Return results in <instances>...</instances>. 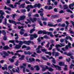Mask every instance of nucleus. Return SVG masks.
<instances>
[{
	"mask_svg": "<svg viewBox=\"0 0 74 74\" xmlns=\"http://www.w3.org/2000/svg\"><path fill=\"white\" fill-rule=\"evenodd\" d=\"M35 67L36 68V70L37 71H39V70H40V68H39L38 66L36 65L35 66Z\"/></svg>",
	"mask_w": 74,
	"mask_h": 74,
	"instance_id": "nucleus-29",
	"label": "nucleus"
},
{
	"mask_svg": "<svg viewBox=\"0 0 74 74\" xmlns=\"http://www.w3.org/2000/svg\"><path fill=\"white\" fill-rule=\"evenodd\" d=\"M60 14H62V13H64V11L62 10H61L59 12Z\"/></svg>",
	"mask_w": 74,
	"mask_h": 74,
	"instance_id": "nucleus-54",
	"label": "nucleus"
},
{
	"mask_svg": "<svg viewBox=\"0 0 74 74\" xmlns=\"http://www.w3.org/2000/svg\"><path fill=\"white\" fill-rule=\"evenodd\" d=\"M74 3L71 4L70 5H69V7L70 8H71V7H74Z\"/></svg>",
	"mask_w": 74,
	"mask_h": 74,
	"instance_id": "nucleus-26",
	"label": "nucleus"
},
{
	"mask_svg": "<svg viewBox=\"0 0 74 74\" xmlns=\"http://www.w3.org/2000/svg\"><path fill=\"white\" fill-rule=\"evenodd\" d=\"M42 47L41 46L39 45L38 46V48H36V50L37 51H39L40 50V48H42Z\"/></svg>",
	"mask_w": 74,
	"mask_h": 74,
	"instance_id": "nucleus-27",
	"label": "nucleus"
},
{
	"mask_svg": "<svg viewBox=\"0 0 74 74\" xmlns=\"http://www.w3.org/2000/svg\"><path fill=\"white\" fill-rule=\"evenodd\" d=\"M9 61H10V62H14V59L10 58L9 59Z\"/></svg>",
	"mask_w": 74,
	"mask_h": 74,
	"instance_id": "nucleus-40",
	"label": "nucleus"
},
{
	"mask_svg": "<svg viewBox=\"0 0 74 74\" xmlns=\"http://www.w3.org/2000/svg\"><path fill=\"white\" fill-rule=\"evenodd\" d=\"M33 53V52H30V51H24V53L25 55H32V53Z\"/></svg>",
	"mask_w": 74,
	"mask_h": 74,
	"instance_id": "nucleus-11",
	"label": "nucleus"
},
{
	"mask_svg": "<svg viewBox=\"0 0 74 74\" xmlns=\"http://www.w3.org/2000/svg\"><path fill=\"white\" fill-rule=\"evenodd\" d=\"M64 54L68 56H72V55H74V53L71 52H69L67 53V52H64Z\"/></svg>",
	"mask_w": 74,
	"mask_h": 74,
	"instance_id": "nucleus-5",
	"label": "nucleus"
},
{
	"mask_svg": "<svg viewBox=\"0 0 74 74\" xmlns=\"http://www.w3.org/2000/svg\"><path fill=\"white\" fill-rule=\"evenodd\" d=\"M29 19L32 22H33V23H34V22H36V21H37V18H34L33 19L32 18H29Z\"/></svg>",
	"mask_w": 74,
	"mask_h": 74,
	"instance_id": "nucleus-14",
	"label": "nucleus"
},
{
	"mask_svg": "<svg viewBox=\"0 0 74 74\" xmlns=\"http://www.w3.org/2000/svg\"><path fill=\"white\" fill-rule=\"evenodd\" d=\"M25 4H21V6L23 8H25Z\"/></svg>",
	"mask_w": 74,
	"mask_h": 74,
	"instance_id": "nucleus-51",
	"label": "nucleus"
},
{
	"mask_svg": "<svg viewBox=\"0 0 74 74\" xmlns=\"http://www.w3.org/2000/svg\"><path fill=\"white\" fill-rule=\"evenodd\" d=\"M71 43L69 42L68 43L67 45H66L65 47V49H66L67 50L69 49V48H71L72 47L71 46Z\"/></svg>",
	"mask_w": 74,
	"mask_h": 74,
	"instance_id": "nucleus-6",
	"label": "nucleus"
},
{
	"mask_svg": "<svg viewBox=\"0 0 74 74\" xmlns=\"http://www.w3.org/2000/svg\"><path fill=\"white\" fill-rule=\"evenodd\" d=\"M16 4H18V5H20V4H21V3H18V2L15 3L14 4V7H16V6H17V5Z\"/></svg>",
	"mask_w": 74,
	"mask_h": 74,
	"instance_id": "nucleus-32",
	"label": "nucleus"
},
{
	"mask_svg": "<svg viewBox=\"0 0 74 74\" xmlns=\"http://www.w3.org/2000/svg\"><path fill=\"white\" fill-rule=\"evenodd\" d=\"M2 33L3 34V35H4L3 38V39L4 41H6L7 40V37H6V36H5V35L6 34V32L4 30H2Z\"/></svg>",
	"mask_w": 74,
	"mask_h": 74,
	"instance_id": "nucleus-7",
	"label": "nucleus"
},
{
	"mask_svg": "<svg viewBox=\"0 0 74 74\" xmlns=\"http://www.w3.org/2000/svg\"><path fill=\"white\" fill-rule=\"evenodd\" d=\"M20 68L21 69H23V72L24 73H25V69H26V68L24 67L23 66H20Z\"/></svg>",
	"mask_w": 74,
	"mask_h": 74,
	"instance_id": "nucleus-19",
	"label": "nucleus"
},
{
	"mask_svg": "<svg viewBox=\"0 0 74 74\" xmlns=\"http://www.w3.org/2000/svg\"><path fill=\"white\" fill-rule=\"evenodd\" d=\"M41 50L42 52H46V51H47V50L45 49H42Z\"/></svg>",
	"mask_w": 74,
	"mask_h": 74,
	"instance_id": "nucleus-45",
	"label": "nucleus"
},
{
	"mask_svg": "<svg viewBox=\"0 0 74 74\" xmlns=\"http://www.w3.org/2000/svg\"><path fill=\"white\" fill-rule=\"evenodd\" d=\"M21 47V45H17L15 46V48H16V49H20V48Z\"/></svg>",
	"mask_w": 74,
	"mask_h": 74,
	"instance_id": "nucleus-22",
	"label": "nucleus"
},
{
	"mask_svg": "<svg viewBox=\"0 0 74 74\" xmlns=\"http://www.w3.org/2000/svg\"><path fill=\"white\" fill-rule=\"evenodd\" d=\"M40 6H41V4H40V3H38L37 6L38 8H40Z\"/></svg>",
	"mask_w": 74,
	"mask_h": 74,
	"instance_id": "nucleus-62",
	"label": "nucleus"
},
{
	"mask_svg": "<svg viewBox=\"0 0 74 74\" xmlns=\"http://www.w3.org/2000/svg\"><path fill=\"white\" fill-rule=\"evenodd\" d=\"M15 16H17V15L16 14H12V18H15Z\"/></svg>",
	"mask_w": 74,
	"mask_h": 74,
	"instance_id": "nucleus-41",
	"label": "nucleus"
},
{
	"mask_svg": "<svg viewBox=\"0 0 74 74\" xmlns=\"http://www.w3.org/2000/svg\"><path fill=\"white\" fill-rule=\"evenodd\" d=\"M66 11L67 12H70L71 14H73V12L70 10L69 9H68L67 10H66Z\"/></svg>",
	"mask_w": 74,
	"mask_h": 74,
	"instance_id": "nucleus-35",
	"label": "nucleus"
},
{
	"mask_svg": "<svg viewBox=\"0 0 74 74\" xmlns=\"http://www.w3.org/2000/svg\"><path fill=\"white\" fill-rule=\"evenodd\" d=\"M33 53L34 54H32L31 55V56H32V57L35 58L36 56H35V55H36V56H37V55H38V54L36 53L35 52H34V53L33 52Z\"/></svg>",
	"mask_w": 74,
	"mask_h": 74,
	"instance_id": "nucleus-20",
	"label": "nucleus"
},
{
	"mask_svg": "<svg viewBox=\"0 0 74 74\" xmlns=\"http://www.w3.org/2000/svg\"><path fill=\"white\" fill-rule=\"evenodd\" d=\"M45 53L46 54H49L50 56H51V53L50 52H46Z\"/></svg>",
	"mask_w": 74,
	"mask_h": 74,
	"instance_id": "nucleus-34",
	"label": "nucleus"
},
{
	"mask_svg": "<svg viewBox=\"0 0 74 74\" xmlns=\"http://www.w3.org/2000/svg\"><path fill=\"white\" fill-rule=\"evenodd\" d=\"M48 26H49L50 27H53V25L51 24H48Z\"/></svg>",
	"mask_w": 74,
	"mask_h": 74,
	"instance_id": "nucleus-50",
	"label": "nucleus"
},
{
	"mask_svg": "<svg viewBox=\"0 0 74 74\" xmlns=\"http://www.w3.org/2000/svg\"><path fill=\"white\" fill-rule=\"evenodd\" d=\"M30 42H31L30 40H28L27 41H24L23 42V44H26V45H30L29 43Z\"/></svg>",
	"mask_w": 74,
	"mask_h": 74,
	"instance_id": "nucleus-13",
	"label": "nucleus"
},
{
	"mask_svg": "<svg viewBox=\"0 0 74 74\" xmlns=\"http://www.w3.org/2000/svg\"><path fill=\"white\" fill-rule=\"evenodd\" d=\"M3 54L5 56H3V58H6V56H9V54L7 53L5 51H3Z\"/></svg>",
	"mask_w": 74,
	"mask_h": 74,
	"instance_id": "nucleus-9",
	"label": "nucleus"
},
{
	"mask_svg": "<svg viewBox=\"0 0 74 74\" xmlns=\"http://www.w3.org/2000/svg\"><path fill=\"white\" fill-rule=\"evenodd\" d=\"M63 7L64 8V10H66L68 9V6L67 5H63Z\"/></svg>",
	"mask_w": 74,
	"mask_h": 74,
	"instance_id": "nucleus-25",
	"label": "nucleus"
},
{
	"mask_svg": "<svg viewBox=\"0 0 74 74\" xmlns=\"http://www.w3.org/2000/svg\"><path fill=\"white\" fill-rule=\"evenodd\" d=\"M52 7L51 6H50L48 8V10H52Z\"/></svg>",
	"mask_w": 74,
	"mask_h": 74,
	"instance_id": "nucleus-56",
	"label": "nucleus"
},
{
	"mask_svg": "<svg viewBox=\"0 0 74 74\" xmlns=\"http://www.w3.org/2000/svg\"><path fill=\"white\" fill-rule=\"evenodd\" d=\"M29 62L31 63V62H34V61H35V59L33 58H29Z\"/></svg>",
	"mask_w": 74,
	"mask_h": 74,
	"instance_id": "nucleus-17",
	"label": "nucleus"
},
{
	"mask_svg": "<svg viewBox=\"0 0 74 74\" xmlns=\"http://www.w3.org/2000/svg\"><path fill=\"white\" fill-rule=\"evenodd\" d=\"M10 69H12V66L11 65H9L8 67V69H9V70L10 71H11V70Z\"/></svg>",
	"mask_w": 74,
	"mask_h": 74,
	"instance_id": "nucleus-33",
	"label": "nucleus"
},
{
	"mask_svg": "<svg viewBox=\"0 0 74 74\" xmlns=\"http://www.w3.org/2000/svg\"><path fill=\"white\" fill-rule=\"evenodd\" d=\"M38 22L40 26H43V25H42L41 21H40L39 20H38Z\"/></svg>",
	"mask_w": 74,
	"mask_h": 74,
	"instance_id": "nucleus-30",
	"label": "nucleus"
},
{
	"mask_svg": "<svg viewBox=\"0 0 74 74\" xmlns=\"http://www.w3.org/2000/svg\"><path fill=\"white\" fill-rule=\"evenodd\" d=\"M52 34V32H46V34H47V35H49L50 36V37H54V35H53Z\"/></svg>",
	"mask_w": 74,
	"mask_h": 74,
	"instance_id": "nucleus-12",
	"label": "nucleus"
},
{
	"mask_svg": "<svg viewBox=\"0 0 74 74\" xmlns=\"http://www.w3.org/2000/svg\"><path fill=\"white\" fill-rule=\"evenodd\" d=\"M69 74H74V72H73L72 73H71V71H70L69 72Z\"/></svg>",
	"mask_w": 74,
	"mask_h": 74,
	"instance_id": "nucleus-64",
	"label": "nucleus"
},
{
	"mask_svg": "<svg viewBox=\"0 0 74 74\" xmlns=\"http://www.w3.org/2000/svg\"><path fill=\"white\" fill-rule=\"evenodd\" d=\"M36 52L37 53H41V51H40V50H37L36 51Z\"/></svg>",
	"mask_w": 74,
	"mask_h": 74,
	"instance_id": "nucleus-58",
	"label": "nucleus"
},
{
	"mask_svg": "<svg viewBox=\"0 0 74 74\" xmlns=\"http://www.w3.org/2000/svg\"><path fill=\"white\" fill-rule=\"evenodd\" d=\"M59 64L60 66H64V63L62 62H60Z\"/></svg>",
	"mask_w": 74,
	"mask_h": 74,
	"instance_id": "nucleus-18",
	"label": "nucleus"
},
{
	"mask_svg": "<svg viewBox=\"0 0 74 74\" xmlns=\"http://www.w3.org/2000/svg\"><path fill=\"white\" fill-rule=\"evenodd\" d=\"M18 63H19V61H18V60H17L15 64L16 66H18L19 65Z\"/></svg>",
	"mask_w": 74,
	"mask_h": 74,
	"instance_id": "nucleus-37",
	"label": "nucleus"
},
{
	"mask_svg": "<svg viewBox=\"0 0 74 74\" xmlns=\"http://www.w3.org/2000/svg\"><path fill=\"white\" fill-rule=\"evenodd\" d=\"M7 18H5L4 22H3V25H7Z\"/></svg>",
	"mask_w": 74,
	"mask_h": 74,
	"instance_id": "nucleus-24",
	"label": "nucleus"
},
{
	"mask_svg": "<svg viewBox=\"0 0 74 74\" xmlns=\"http://www.w3.org/2000/svg\"><path fill=\"white\" fill-rule=\"evenodd\" d=\"M36 30L35 29H31L29 31V33L30 34H32V33H33V32H34Z\"/></svg>",
	"mask_w": 74,
	"mask_h": 74,
	"instance_id": "nucleus-21",
	"label": "nucleus"
},
{
	"mask_svg": "<svg viewBox=\"0 0 74 74\" xmlns=\"http://www.w3.org/2000/svg\"><path fill=\"white\" fill-rule=\"evenodd\" d=\"M74 64H71V65L69 67V68L71 69H73V67H74Z\"/></svg>",
	"mask_w": 74,
	"mask_h": 74,
	"instance_id": "nucleus-36",
	"label": "nucleus"
},
{
	"mask_svg": "<svg viewBox=\"0 0 74 74\" xmlns=\"http://www.w3.org/2000/svg\"><path fill=\"white\" fill-rule=\"evenodd\" d=\"M29 36H31L30 37V40H33L34 38H36L37 37H38V35H37L36 34H29Z\"/></svg>",
	"mask_w": 74,
	"mask_h": 74,
	"instance_id": "nucleus-2",
	"label": "nucleus"
},
{
	"mask_svg": "<svg viewBox=\"0 0 74 74\" xmlns=\"http://www.w3.org/2000/svg\"><path fill=\"white\" fill-rule=\"evenodd\" d=\"M53 69L51 68L49 69V71H51V72H52V71H53Z\"/></svg>",
	"mask_w": 74,
	"mask_h": 74,
	"instance_id": "nucleus-43",
	"label": "nucleus"
},
{
	"mask_svg": "<svg viewBox=\"0 0 74 74\" xmlns=\"http://www.w3.org/2000/svg\"><path fill=\"white\" fill-rule=\"evenodd\" d=\"M54 11L55 12H58V9L56 8H55L54 9Z\"/></svg>",
	"mask_w": 74,
	"mask_h": 74,
	"instance_id": "nucleus-48",
	"label": "nucleus"
},
{
	"mask_svg": "<svg viewBox=\"0 0 74 74\" xmlns=\"http://www.w3.org/2000/svg\"><path fill=\"white\" fill-rule=\"evenodd\" d=\"M38 7V4L36 3L33 6V8H36V7Z\"/></svg>",
	"mask_w": 74,
	"mask_h": 74,
	"instance_id": "nucleus-53",
	"label": "nucleus"
},
{
	"mask_svg": "<svg viewBox=\"0 0 74 74\" xmlns=\"http://www.w3.org/2000/svg\"><path fill=\"white\" fill-rule=\"evenodd\" d=\"M62 21V18H60V19L57 20V22H60Z\"/></svg>",
	"mask_w": 74,
	"mask_h": 74,
	"instance_id": "nucleus-59",
	"label": "nucleus"
},
{
	"mask_svg": "<svg viewBox=\"0 0 74 74\" xmlns=\"http://www.w3.org/2000/svg\"><path fill=\"white\" fill-rule=\"evenodd\" d=\"M42 58L43 60H47V58H46L44 56H42Z\"/></svg>",
	"mask_w": 74,
	"mask_h": 74,
	"instance_id": "nucleus-57",
	"label": "nucleus"
},
{
	"mask_svg": "<svg viewBox=\"0 0 74 74\" xmlns=\"http://www.w3.org/2000/svg\"><path fill=\"white\" fill-rule=\"evenodd\" d=\"M43 74H52V73H50L49 71H47V72H45Z\"/></svg>",
	"mask_w": 74,
	"mask_h": 74,
	"instance_id": "nucleus-52",
	"label": "nucleus"
},
{
	"mask_svg": "<svg viewBox=\"0 0 74 74\" xmlns=\"http://www.w3.org/2000/svg\"><path fill=\"white\" fill-rule=\"evenodd\" d=\"M51 61L54 64H56V61L55 60V58H53V60H51Z\"/></svg>",
	"mask_w": 74,
	"mask_h": 74,
	"instance_id": "nucleus-42",
	"label": "nucleus"
},
{
	"mask_svg": "<svg viewBox=\"0 0 74 74\" xmlns=\"http://www.w3.org/2000/svg\"><path fill=\"white\" fill-rule=\"evenodd\" d=\"M59 54L58 52H56L55 55V57H56V56H59Z\"/></svg>",
	"mask_w": 74,
	"mask_h": 74,
	"instance_id": "nucleus-38",
	"label": "nucleus"
},
{
	"mask_svg": "<svg viewBox=\"0 0 74 74\" xmlns=\"http://www.w3.org/2000/svg\"><path fill=\"white\" fill-rule=\"evenodd\" d=\"M38 34H42V33H43V34H46L47 33V32L45 31L44 30H40L38 32Z\"/></svg>",
	"mask_w": 74,
	"mask_h": 74,
	"instance_id": "nucleus-10",
	"label": "nucleus"
},
{
	"mask_svg": "<svg viewBox=\"0 0 74 74\" xmlns=\"http://www.w3.org/2000/svg\"><path fill=\"white\" fill-rule=\"evenodd\" d=\"M19 43L18 44L19 45H22V44H23V41H19Z\"/></svg>",
	"mask_w": 74,
	"mask_h": 74,
	"instance_id": "nucleus-44",
	"label": "nucleus"
},
{
	"mask_svg": "<svg viewBox=\"0 0 74 74\" xmlns=\"http://www.w3.org/2000/svg\"><path fill=\"white\" fill-rule=\"evenodd\" d=\"M21 11L22 13H23L24 12H25L26 10L25 9H22L21 10Z\"/></svg>",
	"mask_w": 74,
	"mask_h": 74,
	"instance_id": "nucleus-39",
	"label": "nucleus"
},
{
	"mask_svg": "<svg viewBox=\"0 0 74 74\" xmlns=\"http://www.w3.org/2000/svg\"><path fill=\"white\" fill-rule=\"evenodd\" d=\"M29 7H30V8H33V6L32 5H28L27 7H26V8L27 9V11L28 12H29V11H30V8H29Z\"/></svg>",
	"mask_w": 74,
	"mask_h": 74,
	"instance_id": "nucleus-8",
	"label": "nucleus"
},
{
	"mask_svg": "<svg viewBox=\"0 0 74 74\" xmlns=\"http://www.w3.org/2000/svg\"><path fill=\"white\" fill-rule=\"evenodd\" d=\"M60 45L61 47H64L65 46V44L64 43H60Z\"/></svg>",
	"mask_w": 74,
	"mask_h": 74,
	"instance_id": "nucleus-46",
	"label": "nucleus"
},
{
	"mask_svg": "<svg viewBox=\"0 0 74 74\" xmlns=\"http://www.w3.org/2000/svg\"><path fill=\"white\" fill-rule=\"evenodd\" d=\"M38 12V14H40V16H41V19L42 21H48V19L47 18H44V17L43 16L44 13H43V11L39 10Z\"/></svg>",
	"mask_w": 74,
	"mask_h": 74,
	"instance_id": "nucleus-1",
	"label": "nucleus"
},
{
	"mask_svg": "<svg viewBox=\"0 0 74 74\" xmlns=\"http://www.w3.org/2000/svg\"><path fill=\"white\" fill-rule=\"evenodd\" d=\"M9 42H10V43H12L14 45H15V41L14 40H10Z\"/></svg>",
	"mask_w": 74,
	"mask_h": 74,
	"instance_id": "nucleus-23",
	"label": "nucleus"
},
{
	"mask_svg": "<svg viewBox=\"0 0 74 74\" xmlns=\"http://www.w3.org/2000/svg\"><path fill=\"white\" fill-rule=\"evenodd\" d=\"M52 65H53V66L50 65V66L51 67H53V68L55 67V68H56V69H58V70H60V71L61 70V68L59 67V66H58L55 65V64H52ZM53 66L54 67H53Z\"/></svg>",
	"mask_w": 74,
	"mask_h": 74,
	"instance_id": "nucleus-3",
	"label": "nucleus"
},
{
	"mask_svg": "<svg viewBox=\"0 0 74 74\" xmlns=\"http://www.w3.org/2000/svg\"><path fill=\"white\" fill-rule=\"evenodd\" d=\"M23 52V50H18L16 51V52L17 53H18V52Z\"/></svg>",
	"mask_w": 74,
	"mask_h": 74,
	"instance_id": "nucleus-47",
	"label": "nucleus"
},
{
	"mask_svg": "<svg viewBox=\"0 0 74 74\" xmlns=\"http://www.w3.org/2000/svg\"><path fill=\"white\" fill-rule=\"evenodd\" d=\"M9 23H13V24H14L15 25H16V22L13 20H9Z\"/></svg>",
	"mask_w": 74,
	"mask_h": 74,
	"instance_id": "nucleus-15",
	"label": "nucleus"
},
{
	"mask_svg": "<svg viewBox=\"0 0 74 74\" xmlns=\"http://www.w3.org/2000/svg\"><path fill=\"white\" fill-rule=\"evenodd\" d=\"M69 32H70V33L71 34H74V32L73 31H71V30H69Z\"/></svg>",
	"mask_w": 74,
	"mask_h": 74,
	"instance_id": "nucleus-60",
	"label": "nucleus"
},
{
	"mask_svg": "<svg viewBox=\"0 0 74 74\" xmlns=\"http://www.w3.org/2000/svg\"><path fill=\"white\" fill-rule=\"evenodd\" d=\"M60 42H64V39H61L60 40Z\"/></svg>",
	"mask_w": 74,
	"mask_h": 74,
	"instance_id": "nucleus-63",
	"label": "nucleus"
},
{
	"mask_svg": "<svg viewBox=\"0 0 74 74\" xmlns=\"http://www.w3.org/2000/svg\"><path fill=\"white\" fill-rule=\"evenodd\" d=\"M25 18H26V17L25 15L22 16H21V17H20V18H21L22 21H23V20H24Z\"/></svg>",
	"mask_w": 74,
	"mask_h": 74,
	"instance_id": "nucleus-28",
	"label": "nucleus"
},
{
	"mask_svg": "<svg viewBox=\"0 0 74 74\" xmlns=\"http://www.w3.org/2000/svg\"><path fill=\"white\" fill-rule=\"evenodd\" d=\"M50 43L51 44H54V40H51L50 41Z\"/></svg>",
	"mask_w": 74,
	"mask_h": 74,
	"instance_id": "nucleus-55",
	"label": "nucleus"
},
{
	"mask_svg": "<svg viewBox=\"0 0 74 74\" xmlns=\"http://www.w3.org/2000/svg\"><path fill=\"white\" fill-rule=\"evenodd\" d=\"M0 14L1 15V16H0V18H1L2 19H3L4 18V16H3L4 14H5V13L3 12L2 10H0Z\"/></svg>",
	"mask_w": 74,
	"mask_h": 74,
	"instance_id": "nucleus-4",
	"label": "nucleus"
},
{
	"mask_svg": "<svg viewBox=\"0 0 74 74\" xmlns=\"http://www.w3.org/2000/svg\"><path fill=\"white\" fill-rule=\"evenodd\" d=\"M55 47H56V48H58L59 47H61V48L62 47L60 46V45L59 44L56 45L55 46Z\"/></svg>",
	"mask_w": 74,
	"mask_h": 74,
	"instance_id": "nucleus-31",
	"label": "nucleus"
},
{
	"mask_svg": "<svg viewBox=\"0 0 74 74\" xmlns=\"http://www.w3.org/2000/svg\"><path fill=\"white\" fill-rule=\"evenodd\" d=\"M3 49L4 50H7L10 49V48L8 45H6L3 47Z\"/></svg>",
	"mask_w": 74,
	"mask_h": 74,
	"instance_id": "nucleus-16",
	"label": "nucleus"
},
{
	"mask_svg": "<svg viewBox=\"0 0 74 74\" xmlns=\"http://www.w3.org/2000/svg\"><path fill=\"white\" fill-rule=\"evenodd\" d=\"M9 6H10L11 8H15L14 7L13 5L12 4H10L9 5Z\"/></svg>",
	"mask_w": 74,
	"mask_h": 74,
	"instance_id": "nucleus-49",
	"label": "nucleus"
},
{
	"mask_svg": "<svg viewBox=\"0 0 74 74\" xmlns=\"http://www.w3.org/2000/svg\"><path fill=\"white\" fill-rule=\"evenodd\" d=\"M43 38H48V37L47 35H45L43 36Z\"/></svg>",
	"mask_w": 74,
	"mask_h": 74,
	"instance_id": "nucleus-61",
	"label": "nucleus"
}]
</instances>
